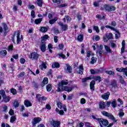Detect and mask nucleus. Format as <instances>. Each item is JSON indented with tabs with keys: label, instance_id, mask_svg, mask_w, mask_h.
Returning <instances> with one entry per match:
<instances>
[{
	"label": "nucleus",
	"instance_id": "nucleus-1",
	"mask_svg": "<svg viewBox=\"0 0 127 127\" xmlns=\"http://www.w3.org/2000/svg\"><path fill=\"white\" fill-rule=\"evenodd\" d=\"M101 114L103 116H105V117H108V118H109V119H111V120L114 121L115 123H117V122H118V120H116V118H115V117H114L113 115L108 113L107 112L102 111L101 112Z\"/></svg>",
	"mask_w": 127,
	"mask_h": 127
},
{
	"label": "nucleus",
	"instance_id": "nucleus-2",
	"mask_svg": "<svg viewBox=\"0 0 127 127\" xmlns=\"http://www.w3.org/2000/svg\"><path fill=\"white\" fill-rule=\"evenodd\" d=\"M15 34H16V37H17V44H18V43H19V42H20L21 41V40H22V39H23V37H22V35L21 36V38L19 37L20 35V33L19 32V31H18L17 32H15L14 34V36L12 37V41L14 43V35H15Z\"/></svg>",
	"mask_w": 127,
	"mask_h": 127
},
{
	"label": "nucleus",
	"instance_id": "nucleus-3",
	"mask_svg": "<svg viewBox=\"0 0 127 127\" xmlns=\"http://www.w3.org/2000/svg\"><path fill=\"white\" fill-rule=\"evenodd\" d=\"M103 39L104 42H108L110 39H113V34L112 33L105 34Z\"/></svg>",
	"mask_w": 127,
	"mask_h": 127
},
{
	"label": "nucleus",
	"instance_id": "nucleus-4",
	"mask_svg": "<svg viewBox=\"0 0 127 127\" xmlns=\"http://www.w3.org/2000/svg\"><path fill=\"white\" fill-rule=\"evenodd\" d=\"M98 122L100 124V126L101 125L104 127H107L109 125V121L106 119H104L103 118H100V119H98Z\"/></svg>",
	"mask_w": 127,
	"mask_h": 127
},
{
	"label": "nucleus",
	"instance_id": "nucleus-5",
	"mask_svg": "<svg viewBox=\"0 0 127 127\" xmlns=\"http://www.w3.org/2000/svg\"><path fill=\"white\" fill-rule=\"evenodd\" d=\"M36 98L38 102H42V101H46L47 100V98L44 96H41V95L39 94H36Z\"/></svg>",
	"mask_w": 127,
	"mask_h": 127
},
{
	"label": "nucleus",
	"instance_id": "nucleus-6",
	"mask_svg": "<svg viewBox=\"0 0 127 127\" xmlns=\"http://www.w3.org/2000/svg\"><path fill=\"white\" fill-rule=\"evenodd\" d=\"M31 59H34V60H37L39 58V55L36 52H33L31 53L30 56Z\"/></svg>",
	"mask_w": 127,
	"mask_h": 127
},
{
	"label": "nucleus",
	"instance_id": "nucleus-7",
	"mask_svg": "<svg viewBox=\"0 0 127 127\" xmlns=\"http://www.w3.org/2000/svg\"><path fill=\"white\" fill-rule=\"evenodd\" d=\"M104 7L107 11H114V10H116V7L114 6H110L108 5H105Z\"/></svg>",
	"mask_w": 127,
	"mask_h": 127
},
{
	"label": "nucleus",
	"instance_id": "nucleus-8",
	"mask_svg": "<svg viewBox=\"0 0 127 127\" xmlns=\"http://www.w3.org/2000/svg\"><path fill=\"white\" fill-rule=\"evenodd\" d=\"M58 24H59V25L61 26L62 29L64 31H66V30L68 29V25L67 24H63V23H62V22H59Z\"/></svg>",
	"mask_w": 127,
	"mask_h": 127
},
{
	"label": "nucleus",
	"instance_id": "nucleus-9",
	"mask_svg": "<svg viewBox=\"0 0 127 127\" xmlns=\"http://www.w3.org/2000/svg\"><path fill=\"white\" fill-rule=\"evenodd\" d=\"M51 126L53 127H60V122L53 120L51 123Z\"/></svg>",
	"mask_w": 127,
	"mask_h": 127
},
{
	"label": "nucleus",
	"instance_id": "nucleus-10",
	"mask_svg": "<svg viewBox=\"0 0 127 127\" xmlns=\"http://www.w3.org/2000/svg\"><path fill=\"white\" fill-rule=\"evenodd\" d=\"M65 86L63 85L61 83H59L57 92H63L64 91Z\"/></svg>",
	"mask_w": 127,
	"mask_h": 127
},
{
	"label": "nucleus",
	"instance_id": "nucleus-11",
	"mask_svg": "<svg viewBox=\"0 0 127 127\" xmlns=\"http://www.w3.org/2000/svg\"><path fill=\"white\" fill-rule=\"evenodd\" d=\"M40 122H41V118H35L33 120L32 125L33 126H35V125H37V124H38V123H40Z\"/></svg>",
	"mask_w": 127,
	"mask_h": 127
},
{
	"label": "nucleus",
	"instance_id": "nucleus-12",
	"mask_svg": "<svg viewBox=\"0 0 127 127\" xmlns=\"http://www.w3.org/2000/svg\"><path fill=\"white\" fill-rule=\"evenodd\" d=\"M110 95H111V93H110V92H107L106 93H104L103 95L101 96V98L102 99H104V100H109V97H110Z\"/></svg>",
	"mask_w": 127,
	"mask_h": 127
},
{
	"label": "nucleus",
	"instance_id": "nucleus-13",
	"mask_svg": "<svg viewBox=\"0 0 127 127\" xmlns=\"http://www.w3.org/2000/svg\"><path fill=\"white\" fill-rule=\"evenodd\" d=\"M40 46V49L42 51V52H45L46 51V43H41Z\"/></svg>",
	"mask_w": 127,
	"mask_h": 127
},
{
	"label": "nucleus",
	"instance_id": "nucleus-14",
	"mask_svg": "<svg viewBox=\"0 0 127 127\" xmlns=\"http://www.w3.org/2000/svg\"><path fill=\"white\" fill-rule=\"evenodd\" d=\"M106 106H107L106 102L103 101L100 102L99 104V109H106Z\"/></svg>",
	"mask_w": 127,
	"mask_h": 127
},
{
	"label": "nucleus",
	"instance_id": "nucleus-15",
	"mask_svg": "<svg viewBox=\"0 0 127 127\" xmlns=\"http://www.w3.org/2000/svg\"><path fill=\"white\" fill-rule=\"evenodd\" d=\"M95 84H96V82L95 80H92L90 84V88L91 91H95Z\"/></svg>",
	"mask_w": 127,
	"mask_h": 127
},
{
	"label": "nucleus",
	"instance_id": "nucleus-16",
	"mask_svg": "<svg viewBox=\"0 0 127 127\" xmlns=\"http://www.w3.org/2000/svg\"><path fill=\"white\" fill-rule=\"evenodd\" d=\"M48 38H49L48 35H45L42 37L41 40V43H45V41H46L47 39H48Z\"/></svg>",
	"mask_w": 127,
	"mask_h": 127
},
{
	"label": "nucleus",
	"instance_id": "nucleus-17",
	"mask_svg": "<svg viewBox=\"0 0 127 127\" xmlns=\"http://www.w3.org/2000/svg\"><path fill=\"white\" fill-rule=\"evenodd\" d=\"M79 70L77 71V73L80 75H83V71L84 70V68L82 65H80L78 66Z\"/></svg>",
	"mask_w": 127,
	"mask_h": 127
},
{
	"label": "nucleus",
	"instance_id": "nucleus-18",
	"mask_svg": "<svg viewBox=\"0 0 127 127\" xmlns=\"http://www.w3.org/2000/svg\"><path fill=\"white\" fill-rule=\"evenodd\" d=\"M47 84H48V78L45 77L41 84V87H43L44 86L46 85Z\"/></svg>",
	"mask_w": 127,
	"mask_h": 127
},
{
	"label": "nucleus",
	"instance_id": "nucleus-19",
	"mask_svg": "<svg viewBox=\"0 0 127 127\" xmlns=\"http://www.w3.org/2000/svg\"><path fill=\"white\" fill-rule=\"evenodd\" d=\"M105 27L106 28H109L110 29H111V30H113V31H115V32H117V33H119V30L115 28L114 27H112L109 25H106Z\"/></svg>",
	"mask_w": 127,
	"mask_h": 127
},
{
	"label": "nucleus",
	"instance_id": "nucleus-20",
	"mask_svg": "<svg viewBox=\"0 0 127 127\" xmlns=\"http://www.w3.org/2000/svg\"><path fill=\"white\" fill-rule=\"evenodd\" d=\"M73 90V87H69L67 86H64V91L65 92H67L68 93L70 92H72V90Z\"/></svg>",
	"mask_w": 127,
	"mask_h": 127
},
{
	"label": "nucleus",
	"instance_id": "nucleus-21",
	"mask_svg": "<svg viewBox=\"0 0 127 127\" xmlns=\"http://www.w3.org/2000/svg\"><path fill=\"white\" fill-rule=\"evenodd\" d=\"M24 105L27 107H31L32 106L31 102H30L28 100H25Z\"/></svg>",
	"mask_w": 127,
	"mask_h": 127
},
{
	"label": "nucleus",
	"instance_id": "nucleus-22",
	"mask_svg": "<svg viewBox=\"0 0 127 127\" xmlns=\"http://www.w3.org/2000/svg\"><path fill=\"white\" fill-rule=\"evenodd\" d=\"M58 20V18L57 17H55L54 19H52L49 20V23L50 24H54L56 21Z\"/></svg>",
	"mask_w": 127,
	"mask_h": 127
},
{
	"label": "nucleus",
	"instance_id": "nucleus-23",
	"mask_svg": "<svg viewBox=\"0 0 127 127\" xmlns=\"http://www.w3.org/2000/svg\"><path fill=\"white\" fill-rule=\"evenodd\" d=\"M10 100V97L9 96H4L3 97V102H4V103H8L9 101Z\"/></svg>",
	"mask_w": 127,
	"mask_h": 127
},
{
	"label": "nucleus",
	"instance_id": "nucleus-24",
	"mask_svg": "<svg viewBox=\"0 0 127 127\" xmlns=\"http://www.w3.org/2000/svg\"><path fill=\"white\" fill-rule=\"evenodd\" d=\"M65 66H66V70L67 72H68V73H72V67L67 64H65Z\"/></svg>",
	"mask_w": 127,
	"mask_h": 127
},
{
	"label": "nucleus",
	"instance_id": "nucleus-25",
	"mask_svg": "<svg viewBox=\"0 0 127 127\" xmlns=\"http://www.w3.org/2000/svg\"><path fill=\"white\" fill-rule=\"evenodd\" d=\"M43 18H38V19H36L34 21V22L35 24H40L41 23V21L43 20Z\"/></svg>",
	"mask_w": 127,
	"mask_h": 127
},
{
	"label": "nucleus",
	"instance_id": "nucleus-26",
	"mask_svg": "<svg viewBox=\"0 0 127 127\" xmlns=\"http://www.w3.org/2000/svg\"><path fill=\"white\" fill-rule=\"evenodd\" d=\"M8 68L10 69V71L11 72V73H12V72L14 71V64H10L8 66Z\"/></svg>",
	"mask_w": 127,
	"mask_h": 127
},
{
	"label": "nucleus",
	"instance_id": "nucleus-27",
	"mask_svg": "<svg viewBox=\"0 0 127 127\" xmlns=\"http://www.w3.org/2000/svg\"><path fill=\"white\" fill-rule=\"evenodd\" d=\"M60 67V64L58 63H54L52 64V68H59Z\"/></svg>",
	"mask_w": 127,
	"mask_h": 127
},
{
	"label": "nucleus",
	"instance_id": "nucleus-28",
	"mask_svg": "<svg viewBox=\"0 0 127 127\" xmlns=\"http://www.w3.org/2000/svg\"><path fill=\"white\" fill-rule=\"evenodd\" d=\"M47 30H48V29L46 27H40V31L42 32H44V33L47 32Z\"/></svg>",
	"mask_w": 127,
	"mask_h": 127
},
{
	"label": "nucleus",
	"instance_id": "nucleus-29",
	"mask_svg": "<svg viewBox=\"0 0 127 127\" xmlns=\"http://www.w3.org/2000/svg\"><path fill=\"white\" fill-rule=\"evenodd\" d=\"M127 68L121 67V68H117L116 70L118 71V72H124L125 70H127Z\"/></svg>",
	"mask_w": 127,
	"mask_h": 127
},
{
	"label": "nucleus",
	"instance_id": "nucleus-30",
	"mask_svg": "<svg viewBox=\"0 0 127 127\" xmlns=\"http://www.w3.org/2000/svg\"><path fill=\"white\" fill-rule=\"evenodd\" d=\"M2 25L4 30L5 31V32H6L8 30V28H7V26L6 25V24H5V23H2Z\"/></svg>",
	"mask_w": 127,
	"mask_h": 127
},
{
	"label": "nucleus",
	"instance_id": "nucleus-31",
	"mask_svg": "<svg viewBox=\"0 0 127 127\" xmlns=\"http://www.w3.org/2000/svg\"><path fill=\"white\" fill-rule=\"evenodd\" d=\"M83 37H84V36L82 34L78 35L77 37L78 41H79L80 42H82L83 41Z\"/></svg>",
	"mask_w": 127,
	"mask_h": 127
},
{
	"label": "nucleus",
	"instance_id": "nucleus-32",
	"mask_svg": "<svg viewBox=\"0 0 127 127\" xmlns=\"http://www.w3.org/2000/svg\"><path fill=\"white\" fill-rule=\"evenodd\" d=\"M111 105L113 108H116V107H117V100L114 99V101L111 102Z\"/></svg>",
	"mask_w": 127,
	"mask_h": 127
},
{
	"label": "nucleus",
	"instance_id": "nucleus-33",
	"mask_svg": "<svg viewBox=\"0 0 127 127\" xmlns=\"http://www.w3.org/2000/svg\"><path fill=\"white\" fill-rule=\"evenodd\" d=\"M0 95H1L2 98H4V97L6 96V94H5V91L3 90H0Z\"/></svg>",
	"mask_w": 127,
	"mask_h": 127
},
{
	"label": "nucleus",
	"instance_id": "nucleus-34",
	"mask_svg": "<svg viewBox=\"0 0 127 127\" xmlns=\"http://www.w3.org/2000/svg\"><path fill=\"white\" fill-rule=\"evenodd\" d=\"M46 89L48 92H50V91L52 90V86L51 85V84H48V85H47Z\"/></svg>",
	"mask_w": 127,
	"mask_h": 127
},
{
	"label": "nucleus",
	"instance_id": "nucleus-35",
	"mask_svg": "<svg viewBox=\"0 0 127 127\" xmlns=\"http://www.w3.org/2000/svg\"><path fill=\"white\" fill-rule=\"evenodd\" d=\"M59 83L63 85V86L68 85V80H62Z\"/></svg>",
	"mask_w": 127,
	"mask_h": 127
},
{
	"label": "nucleus",
	"instance_id": "nucleus-36",
	"mask_svg": "<svg viewBox=\"0 0 127 127\" xmlns=\"http://www.w3.org/2000/svg\"><path fill=\"white\" fill-rule=\"evenodd\" d=\"M14 108H18V107H19V103L17 100H15L14 102Z\"/></svg>",
	"mask_w": 127,
	"mask_h": 127
},
{
	"label": "nucleus",
	"instance_id": "nucleus-37",
	"mask_svg": "<svg viewBox=\"0 0 127 127\" xmlns=\"http://www.w3.org/2000/svg\"><path fill=\"white\" fill-rule=\"evenodd\" d=\"M111 85L112 87H114V88H116L117 87V81H116V80L112 81Z\"/></svg>",
	"mask_w": 127,
	"mask_h": 127
},
{
	"label": "nucleus",
	"instance_id": "nucleus-38",
	"mask_svg": "<svg viewBox=\"0 0 127 127\" xmlns=\"http://www.w3.org/2000/svg\"><path fill=\"white\" fill-rule=\"evenodd\" d=\"M106 74H108L109 75H115V72L113 70H107L106 71Z\"/></svg>",
	"mask_w": 127,
	"mask_h": 127
},
{
	"label": "nucleus",
	"instance_id": "nucleus-39",
	"mask_svg": "<svg viewBox=\"0 0 127 127\" xmlns=\"http://www.w3.org/2000/svg\"><path fill=\"white\" fill-rule=\"evenodd\" d=\"M0 54L3 56H5L7 54V52L6 50H2L0 52Z\"/></svg>",
	"mask_w": 127,
	"mask_h": 127
},
{
	"label": "nucleus",
	"instance_id": "nucleus-40",
	"mask_svg": "<svg viewBox=\"0 0 127 127\" xmlns=\"http://www.w3.org/2000/svg\"><path fill=\"white\" fill-rule=\"evenodd\" d=\"M96 62H97V58L93 57L91 58V64H95Z\"/></svg>",
	"mask_w": 127,
	"mask_h": 127
},
{
	"label": "nucleus",
	"instance_id": "nucleus-41",
	"mask_svg": "<svg viewBox=\"0 0 127 127\" xmlns=\"http://www.w3.org/2000/svg\"><path fill=\"white\" fill-rule=\"evenodd\" d=\"M88 80H91V77H85L84 78H83L82 79V82L83 83H85V82H86L87 81H88Z\"/></svg>",
	"mask_w": 127,
	"mask_h": 127
},
{
	"label": "nucleus",
	"instance_id": "nucleus-42",
	"mask_svg": "<svg viewBox=\"0 0 127 127\" xmlns=\"http://www.w3.org/2000/svg\"><path fill=\"white\" fill-rule=\"evenodd\" d=\"M111 47H112V48H115V47H117V45L116 44V43H115V41H112L111 42Z\"/></svg>",
	"mask_w": 127,
	"mask_h": 127
},
{
	"label": "nucleus",
	"instance_id": "nucleus-43",
	"mask_svg": "<svg viewBox=\"0 0 127 127\" xmlns=\"http://www.w3.org/2000/svg\"><path fill=\"white\" fill-rule=\"evenodd\" d=\"M119 115L120 117H124V116H125V113L123 112V110L121 109L120 110Z\"/></svg>",
	"mask_w": 127,
	"mask_h": 127
},
{
	"label": "nucleus",
	"instance_id": "nucleus-44",
	"mask_svg": "<svg viewBox=\"0 0 127 127\" xmlns=\"http://www.w3.org/2000/svg\"><path fill=\"white\" fill-rule=\"evenodd\" d=\"M57 55L58 56H59L60 57L63 58V59H65V58H66V56H65V55L63 54V53L59 54Z\"/></svg>",
	"mask_w": 127,
	"mask_h": 127
},
{
	"label": "nucleus",
	"instance_id": "nucleus-45",
	"mask_svg": "<svg viewBox=\"0 0 127 127\" xmlns=\"http://www.w3.org/2000/svg\"><path fill=\"white\" fill-rule=\"evenodd\" d=\"M10 92L11 93H12V94H13V95H16V90H15V89L14 88H12L10 90Z\"/></svg>",
	"mask_w": 127,
	"mask_h": 127
},
{
	"label": "nucleus",
	"instance_id": "nucleus-46",
	"mask_svg": "<svg viewBox=\"0 0 127 127\" xmlns=\"http://www.w3.org/2000/svg\"><path fill=\"white\" fill-rule=\"evenodd\" d=\"M15 120H16L15 116H12L10 118V122L14 123V122H15Z\"/></svg>",
	"mask_w": 127,
	"mask_h": 127
},
{
	"label": "nucleus",
	"instance_id": "nucleus-47",
	"mask_svg": "<svg viewBox=\"0 0 127 127\" xmlns=\"http://www.w3.org/2000/svg\"><path fill=\"white\" fill-rule=\"evenodd\" d=\"M40 68L42 70H43V68L44 69H46V68H47V66H46V64H45L43 63L42 64V65L40 66Z\"/></svg>",
	"mask_w": 127,
	"mask_h": 127
},
{
	"label": "nucleus",
	"instance_id": "nucleus-48",
	"mask_svg": "<svg viewBox=\"0 0 127 127\" xmlns=\"http://www.w3.org/2000/svg\"><path fill=\"white\" fill-rule=\"evenodd\" d=\"M37 4L39 6L41 7L42 6V1L41 0H38L37 1Z\"/></svg>",
	"mask_w": 127,
	"mask_h": 127
},
{
	"label": "nucleus",
	"instance_id": "nucleus-49",
	"mask_svg": "<svg viewBox=\"0 0 127 127\" xmlns=\"http://www.w3.org/2000/svg\"><path fill=\"white\" fill-rule=\"evenodd\" d=\"M57 105L59 109H62L63 108V104L61 102L58 103Z\"/></svg>",
	"mask_w": 127,
	"mask_h": 127
},
{
	"label": "nucleus",
	"instance_id": "nucleus-50",
	"mask_svg": "<svg viewBox=\"0 0 127 127\" xmlns=\"http://www.w3.org/2000/svg\"><path fill=\"white\" fill-rule=\"evenodd\" d=\"M93 28L94 30H95L97 33H99V32H100V30H99V27L97 26H94Z\"/></svg>",
	"mask_w": 127,
	"mask_h": 127
},
{
	"label": "nucleus",
	"instance_id": "nucleus-51",
	"mask_svg": "<svg viewBox=\"0 0 127 127\" xmlns=\"http://www.w3.org/2000/svg\"><path fill=\"white\" fill-rule=\"evenodd\" d=\"M31 15L33 18H35V11L34 10H32L31 12Z\"/></svg>",
	"mask_w": 127,
	"mask_h": 127
},
{
	"label": "nucleus",
	"instance_id": "nucleus-52",
	"mask_svg": "<svg viewBox=\"0 0 127 127\" xmlns=\"http://www.w3.org/2000/svg\"><path fill=\"white\" fill-rule=\"evenodd\" d=\"M94 79L95 81H99V82H101V77L100 76H95Z\"/></svg>",
	"mask_w": 127,
	"mask_h": 127
},
{
	"label": "nucleus",
	"instance_id": "nucleus-53",
	"mask_svg": "<svg viewBox=\"0 0 127 127\" xmlns=\"http://www.w3.org/2000/svg\"><path fill=\"white\" fill-rule=\"evenodd\" d=\"M24 74H25V73L24 72H21L18 75V78H22V77H23V76H24Z\"/></svg>",
	"mask_w": 127,
	"mask_h": 127
},
{
	"label": "nucleus",
	"instance_id": "nucleus-54",
	"mask_svg": "<svg viewBox=\"0 0 127 127\" xmlns=\"http://www.w3.org/2000/svg\"><path fill=\"white\" fill-rule=\"evenodd\" d=\"M104 47L107 52H111V49H110V47L106 45H105Z\"/></svg>",
	"mask_w": 127,
	"mask_h": 127
},
{
	"label": "nucleus",
	"instance_id": "nucleus-55",
	"mask_svg": "<svg viewBox=\"0 0 127 127\" xmlns=\"http://www.w3.org/2000/svg\"><path fill=\"white\" fill-rule=\"evenodd\" d=\"M80 104L84 105V104H86V100L84 98H81L80 100Z\"/></svg>",
	"mask_w": 127,
	"mask_h": 127
},
{
	"label": "nucleus",
	"instance_id": "nucleus-56",
	"mask_svg": "<svg viewBox=\"0 0 127 127\" xmlns=\"http://www.w3.org/2000/svg\"><path fill=\"white\" fill-rule=\"evenodd\" d=\"M65 18H66L67 21H71V20H72V19L69 16H68V15L65 16Z\"/></svg>",
	"mask_w": 127,
	"mask_h": 127
},
{
	"label": "nucleus",
	"instance_id": "nucleus-57",
	"mask_svg": "<svg viewBox=\"0 0 127 127\" xmlns=\"http://www.w3.org/2000/svg\"><path fill=\"white\" fill-rule=\"evenodd\" d=\"M93 5H94L95 7L99 6L100 5L99 4V1H95L93 3Z\"/></svg>",
	"mask_w": 127,
	"mask_h": 127
},
{
	"label": "nucleus",
	"instance_id": "nucleus-58",
	"mask_svg": "<svg viewBox=\"0 0 127 127\" xmlns=\"http://www.w3.org/2000/svg\"><path fill=\"white\" fill-rule=\"evenodd\" d=\"M96 53H98L99 56H101V55H102V54L104 53V52H103V51L97 50Z\"/></svg>",
	"mask_w": 127,
	"mask_h": 127
},
{
	"label": "nucleus",
	"instance_id": "nucleus-59",
	"mask_svg": "<svg viewBox=\"0 0 127 127\" xmlns=\"http://www.w3.org/2000/svg\"><path fill=\"white\" fill-rule=\"evenodd\" d=\"M77 18L78 20L79 21H80L82 19V16L80 14H79V13H78L77 14Z\"/></svg>",
	"mask_w": 127,
	"mask_h": 127
},
{
	"label": "nucleus",
	"instance_id": "nucleus-60",
	"mask_svg": "<svg viewBox=\"0 0 127 127\" xmlns=\"http://www.w3.org/2000/svg\"><path fill=\"white\" fill-rule=\"evenodd\" d=\"M52 1H53V2H54L55 3H57L58 4H60L61 1L60 0H52Z\"/></svg>",
	"mask_w": 127,
	"mask_h": 127
},
{
	"label": "nucleus",
	"instance_id": "nucleus-61",
	"mask_svg": "<svg viewBox=\"0 0 127 127\" xmlns=\"http://www.w3.org/2000/svg\"><path fill=\"white\" fill-rule=\"evenodd\" d=\"M111 25L113 26V27H115V26L117 25V23L115 21H113L111 22Z\"/></svg>",
	"mask_w": 127,
	"mask_h": 127
},
{
	"label": "nucleus",
	"instance_id": "nucleus-62",
	"mask_svg": "<svg viewBox=\"0 0 127 127\" xmlns=\"http://www.w3.org/2000/svg\"><path fill=\"white\" fill-rule=\"evenodd\" d=\"M84 127V123H80L79 125H76V127Z\"/></svg>",
	"mask_w": 127,
	"mask_h": 127
},
{
	"label": "nucleus",
	"instance_id": "nucleus-63",
	"mask_svg": "<svg viewBox=\"0 0 127 127\" xmlns=\"http://www.w3.org/2000/svg\"><path fill=\"white\" fill-rule=\"evenodd\" d=\"M20 62L21 64H24V63H25V59L21 58L20 60Z\"/></svg>",
	"mask_w": 127,
	"mask_h": 127
},
{
	"label": "nucleus",
	"instance_id": "nucleus-64",
	"mask_svg": "<svg viewBox=\"0 0 127 127\" xmlns=\"http://www.w3.org/2000/svg\"><path fill=\"white\" fill-rule=\"evenodd\" d=\"M28 7L30 9H34V8H35V7L33 5H31V4H29Z\"/></svg>",
	"mask_w": 127,
	"mask_h": 127
}]
</instances>
